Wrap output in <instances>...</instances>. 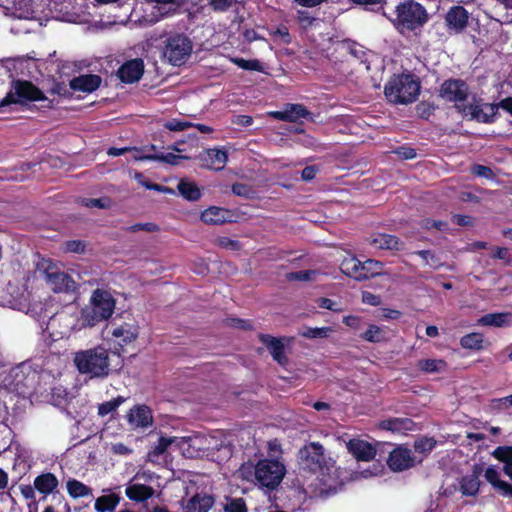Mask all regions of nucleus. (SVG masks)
<instances>
[{"label":"nucleus","instance_id":"1","mask_svg":"<svg viewBox=\"0 0 512 512\" xmlns=\"http://www.w3.org/2000/svg\"><path fill=\"white\" fill-rule=\"evenodd\" d=\"M299 464L303 470L309 472H319L320 481L327 490L336 489L337 469L329 465L325 455L324 448L319 442H311L299 450Z\"/></svg>","mask_w":512,"mask_h":512},{"label":"nucleus","instance_id":"2","mask_svg":"<svg viewBox=\"0 0 512 512\" xmlns=\"http://www.w3.org/2000/svg\"><path fill=\"white\" fill-rule=\"evenodd\" d=\"M73 363L80 374L90 379L106 378L112 371L109 350L102 346L75 352Z\"/></svg>","mask_w":512,"mask_h":512},{"label":"nucleus","instance_id":"3","mask_svg":"<svg viewBox=\"0 0 512 512\" xmlns=\"http://www.w3.org/2000/svg\"><path fill=\"white\" fill-rule=\"evenodd\" d=\"M238 472L243 478L254 476L261 486L274 489L282 482L286 468L279 459H261L255 466L250 463L243 464Z\"/></svg>","mask_w":512,"mask_h":512},{"label":"nucleus","instance_id":"4","mask_svg":"<svg viewBox=\"0 0 512 512\" xmlns=\"http://www.w3.org/2000/svg\"><path fill=\"white\" fill-rule=\"evenodd\" d=\"M429 20L427 10L420 3L413 0L400 2L395 7L393 26L402 35L421 29Z\"/></svg>","mask_w":512,"mask_h":512},{"label":"nucleus","instance_id":"5","mask_svg":"<svg viewBox=\"0 0 512 512\" xmlns=\"http://www.w3.org/2000/svg\"><path fill=\"white\" fill-rule=\"evenodd\" d=\"M420 83L410 74L394 75L386 83L384 94L394 104H410L416 101Z\"/></svg>","mask_w":512,"mask_h":512},{"label":"nucleus","instance_id":"6","mask_svg":"<svg viewBox=\"0 0 512 512\" xmlns=\"http://www.w3.org/2000/svg\"><path fill=\"white\" fill-rule=\"evenodd\" d=\"M115 301L107 291L97 289L90 299V306L82 311V320L86 326L93 327L111 317Z\"/></svg>","mask_w":512,"mask_h":512},{"label":"nucleus","instance_id":"7","mask_svg":"<svg viewBox=\"0 0 512 512\" xmlns=\"http://www.w3.org/2000/svg\"><path fill=\"white\" fill-rule=\"evenodd\" d=\"M37 271L55 293H70L76 290V282L61 267L50 259H42Z\"/></svg>","mask_w":512,"mask_h":512},{"label":"nucleus","instance_id":"8","mask_svg":"<svg viewBox=\"0 0 512 512\" xmlns=\"http://www.w3.org/2000/svg\"><path fill=\"white\" fill-rule=\"evenodd\" d=\"M45 96L40 89L29 81H13L12 87L7 95L0 102V107L10 104H24L27 101L45 100Z\"/></svg>","mask_w":512,"mask_h":512},{"label":"nucleus","instance_id":"9","mask_svg":"<svg viewBox=\"0 0 512 512\" xmlns=\"http://www.w3.org/2000/svg\"><path fill=\"white\" fill-rule=\"evenodd\" d=\"M459 113L470 120L493 123L498 113V105L484 103L482 99L472 96L465 106H459Z\"/></svg>","mask_w":512,"mask_h":512},{"label":"nucleus","instance_id":"10","mask_svg":"<svg viewBox=\"0 0 512 512\" xmlns=\"http://www.w3.org/2000/svg\"><path fill=\"white\" fill-rule=\"evenodd\" d=\"M192 43L184 35H175L167 40L164 57L173 65H181L190 56Z\"/></svg>","mask_w":512,"mask_h":512},{"label":"nucleus","instance_id":"11","mask_svg":"<svg viewBox=\"0 0 512 512\" xmlns=\"http://www.w3.org/2000/svg\"><path fill=\"white\" fill-rule=\"evenodd\" d=\"M440 96L446 101L453 102L459 111V106H465L469 101V89L463 80L449 79L441 85Z\"/></svg>","mask_w":512,"mask_h":512},{"label":"nucleus","instance_id":"12","mask_svg":"<svg viewBox=\"0 0 512 512\" xmlns=\"http://www.w3.org/2000/svg\"><path fill=\"white\" fill-rule=\"evenodd\" d=\"M212 438L205 435H193L189 437H179V450L183 455L189 458L200 456L210 449Z\"/></svg>","mask_w":512,"mask_h":512},{"label":"nucleus","instance_id":"13","mask_svg":"<svg viewBox=\"0 0 512 512\" xmlns=\"http://www.w3.org/2000/svg\"><path fill=\"white\" fill-rule=\"evenodd\" d=\"M422 460H417L411 449L398 446L389 454L387 464L392 471L401 472L414 467Z\"/></svg>","mask_w":512,"mask_h":512},{"label":"nucleus","instance_id":"14","mask_svg":"<svg viewBox=\"0 0 512 512\" xmlns=\"http://www.w3.org/2000/svg\"><path fill=\"white\" fill-rule=\"evenodd\" d=\"M468 19L469 13L462 6L451 7L445 16L448 29L455 33H460L466 28Z\"/></svg>","mask_w":512,"mask_h":512},{"label":"nucleus","instance_id":"15","mask_svg":"<svg viewBox=\"0 0 512 512\" xmlns=\"http://www.w3.org/2000/svg\"><path fill=\"white\" fill-rule=\"evenodd\" d=\"M368 242L373 247L381 250L401 251L404 249V242L391 234H373L368 238Z\"/></svg>","mask_w":512,"mask_h":512},{"label":"nucleus","instance_id":"16","mask_svg":"<svg viewBox=\"0 0 512 512\" xmlns=\"http://www.w3.org/2000/svg\"><path fill=\"white\" fill-rule=\"evenodd\" d=\"M347 449L359 461H371L376 455L375 446L361 439L350 440Z\"/></svg>","mask_w":512,"mask_h":512},{"label":"nucleus","instance_id":"17","mask_svg":"<svg viewBox=\"0 0 512 512\" xmlns=\"http://www.w3.org/2000/svg\"><path fill=\"white\" fill-rule=\"evenodd\" d=\"M144 72V64L141 59H133L124 63L118 70V76L122 82L134 83L138 81Z\"/></svg>","mask_w":512,"mask_h":512},{"label":"nucleus","instance_id":"18","mask_svg":"<svg viewBox=\"0 0 512 512\" xmlns=\"http://www.w3.org/2000/svg\"><path fill=\"white\" fill-rule=\"evenodd\" d=\"M267 114L277 120L295 122L300 118H305L309 112L301 104H287L283 110L270 111Z\"/></svg>","mask_w":512,"mask_h":512},{"label":"nucleus","instance_id":"19","mask_svg":"<svg viewBox=\"0 0 512 512\" xmlns=\"http://www.w3.org/2000/svg\"><path fill=\"white\" fill-rule=\"evenodd\" d=\"M259 340L268 348L273 359L280 365L287 363V357L284 351V343L282 339L273 337L268 334H260Z\"/></svg>","mask_w":512,"mask_h":512},{"label":"nucleus","instance_id":"20","mask_svg":"<svg viewBox=\"0 0 512 512\" xmlns=\"http://www.w3.org/2000/svg\"><path fill=\"white\" fill-rule=\"evenodd\" d=\"M200 160L207 168L222 170L228 160L227 153L220 149H207L200 154Z\"/></svg>","mask_w":512,"mask_h":512},{"label":"nucleus","instance_id":"21","mask_svg":"<svg viewBox=\"0 0 512 512\" xmlns=\"http://www.w3.org/2000/svg\"><path fill=\"white\" fill-rule=\"evenodd\" d=\"M482 473V468L478 465L473 467L470 475H466L460 480V491L465 496H475L480 487L479 477Z\"/></svg>","mask_w":512,"mask_h":512},{"label":"nucleus","instance_id":"22","mask_svg":"<svg viewBox=\"0 0 512 512\" xmlns=\"http://www.w3.org/2000/svg\"><path fill=\"white\" fill-rule=\"evenodd\" d=\"M101 84V77L94 74L80 75L70 81V87L86 93L95 91Z\"/></svg>","mask_w":512,"mask_h":512},{"label":"nucleus","instance_id":"23","mask_svg":"<svg viewBox=\"0 0 512 512\" xmlns=\"http://www.w3.org/2000/svg\"><path fill=\"white\" fill-rule=\"evenodd\" d=\"M231 216L229 210L212 206L202 212L201 220L206 224L220 225L230 221Z\"/></svg>","mask_w":512,"mask_h":512},{"label":"nucleus","instance_id":"24","mask_svg":"<svg viewBox=\"0 0 512 512\" xmlns=\"http://www.w3.org/2000/svg\"><path fill=\"white\" fill-rule=\"evenodd\" d=\"M58 484V479L52 473H43L34 479L35 489L44 494V498L54 492Z\"/></svg>","mask_w":512,"mask_h":512},{"label":"nucleus","instance_id":"25","mask_svg":"<svg viewBox=\"0 0 512 512\" xmlns=\"http://www.w3.org/2000/svg\"><path fill=\"white\" fill-rule=\"evenodd\" d=\"M478 323L482 326L508 327L512 325V313H490L482 316Z\"/></svg>","mask_w":512,"mask_h":512},{"label":"nucleus","instance_id":"26","mask_svg":"<svg viewBox=\"0 0 512 512\" xmlns=\"http://www.w3.org/2000/svg\"><path fill=\"white\" fill-rule=\"evenodd\" d=\"M154 489L144 484H130L125 490L126 496L133 501L143 502L154 495Z\"/></svg>","mask_w":512,"mask_h":512},{"label":"nucleus","instance_id":"27","mask_svg":"<svg viewBox=\"0 0 512 512\" xmlns=\"http://www.w3.org/2000/svg\"><path fill=\"white\" fill-rule=\"evenodd\" d=\"M129 422L136 427H148L152 424V414L147 406L131 409L128 415Z\"/></svg>","mask_w":512,"mask_h":512},{"label":"nucleus","instance_id":"28","mask_svg":"<svg viewBox=\"0 0 512 512\" xmlns=\"http://www.w3.org/2000/svg\"><path fill=\"white\" fill-rule=\"evenodd\" d=\"M176 447L179 449V437H160L158 442L153 446L152 450L148 453V458L155 461L160 455L166 452L169 447Z\"/></svg>","mask_w":512,"mask_h":512},{"label":"nucleus","instance_id":"29","mask_svg":"<svg viewBox=\"0 0 512 512\" xmlns=\"http://www.w3.org/2000/svg\"><path fill=\"white\" fill-rule=\"evenodd\" d=\"M414 423L408 418H392L384 420L381 423L383 429L392 431L394 433H405L413 429Z\"/></svg>","mask_w":512,"mask_h":512},{"label":"nucleus","instance_id":"30","mask_svg":"<svg viewBox=\"0 0 512 512\" xmlns=\"http://www.w3.org/2000/svg\"><path fill=\"white\" fill-rule=\"evenodd\" d=\"M361 263L362 262L359 261L355 256L348 255L341 261L340 269L345 275H347L357 281H360Z\"/></svg>","mask_w":512,"mask_h":512},{"label":"nucleus","instance_id":"31","mask_svg":"<svg viewBox=\"0 0 512 512\" xmlns=\"http://www.w3.org/2000/svg\"><path fill=\"white\" fill-rule=\"evenodd\" d=\"M212 505V497L196 495L188 501L185 509L186 512H208Z\"/></svg>","mask_w":512,"mask_h":512},{"label":"nucleus","instance_id":"32","mask_svg":"<svg viewBox=\"0 0 512 512\" xmlns=\"http://www.w3.org/2000/svg\"><path fill=\"white\" fill-rule=\"evenodd\" d=\"M383 269V263L374 260V259H368L361 263V277L360 281L367 280L372 277H376L378 275L382 274Z\"/></svg>","mask_w":512,"mask_h":512},{"label":"nucleus","instance_id":"33","mask_svg":"<svg viewBox=\"0 0 512 512\" xmlns=\"http://www.w3.org/2000/svg\"><path fill=\"white\" fill-rule=\"evenodd\" d=\"M342 48L360 63L368 62V51L362 45L351 40H345L342 43Z\"/></svg>","mask_w":512,"mask_h":512},{"label":"nucleus","instance_id":"34","mask_svg":"<svg viewBox=\"0 0 512 512\" xmlns=\"http://www.w3.org/2000/svg\"><path fill=\"white\" fill-rule=\"evenodd\" d=\"M177 189L179 193L189 201H196L201 196L198 186L187 180H181L177 185Z\"/></svg>","mask_w":512,"mask_h":512},{"label":"nucleus","instance_id":"35","mask_svg":"<svg viewBox=\"0 0 512 512\" xmlns=\"http://www.w3.org/2000/svg\"><path fill=\"white\" fill-rule=\"evenodd\" d=\"M67 491L72 498L92 496V489L76 479L67 481Z\"/></svg>","mask_w":512,"mask_h":512},{"label":"nucleus","instance_id":"36","mask_svg":"<svg viewBox=\"0 0 512 512\" xmlns=\"http://www.w3.org/2000/svg\"><path fill=\"white\" fill-rule=\"evenodd\" d=\"M148 2L155 3V8L158 10L161 16H169L174 13L182 6V2L179 0H147Z\"/></svg>","mask_w":512,"mask_h":512},{"label":"nucleus","instance_id":"37","mask_svg":"<svg viewBox=\"0 0 512 512\" xmlns=\"http://www.w3.org/2000/svg\"><path fill=\"white\" fill-rule=\"evenodd\" d=\"M120 497L116 494H110L98 497L95 501V510L97 512L113 511L119 504Z\"/></svg>","mask_w":512,"mask_h":512},{"label":"nucleus","instance_id":"38","mask_svg":"<svg viewBox=\"0 0 512 512\" xmlns=\"http://www.w3.org/2000/svg\"><path fill=\"white\" fill-rule=\"evenodd\" d=\"M419 370L427 373L441 372L446 368V363L441 359H421L417 362Z\"/></svg>","mask_w":512,"mask_h":512},{"label":"nucleus","instance_id":"39","mask_svg":"<svg viewBox=\"0 0 512 512\" xmlns=\"http://www.w3.org/2000/svg\"><path fill=\"white\" fill-rule=\"evenodd\" d=\"M414 254L421 257L424 264L433 270H438L444 265L440 257L432 250H418Z\"/></svg>","mask_w":512,"mask_h":512},{"label":"nucleus","instance_id":"40","mask_svg":"<svg viewBox=\"0 0 512 512\" xmlns=\"http://www.w3.org/2000/svg\"><path fill=\"white\" fill-rule=\"evenodd\" d=\"M141 159L165 162L170 165H179L181 160L189 159V157L182 156V155H175L173 153H158V154L143 156V157H141Z\"/></svg>","mask_w":512,"mask_h":512},{"label":"nucleus","instance_id":"41","mask_svg":"<svg viewBox=\"0 0 512 512\" xmlns=\"http://www.w3.org/2000/svg\"><path fill=\"white\" fill-rule=\"evenodd\" d=\"M483 335L480 333H470L460 339V344L465 349L480 350L483 347Z\"/></svg>","mask_w":512,"mask_h":512},{"label":"nucleus","instance_id":"42","mask_svg":"<svg viewBox=\"0 0 512 512\" xmlns=\"http://www.w3.org/2000/svg\"><path fill=\"white\" fill-rule=\"evenodd\" d=\"M332 332V328L330 327H321V328H305L303 331L300 332V335L309 338H326L330 335Z\"/></svg>","mask_w":512,"mask_h":512},{"label":"nucleus","instance_id":"43","mask_svg":"<svg viewBox=\"0 0 512 512\" xmlns=\"http://www.w3.org/2000/svg\"><path fill=\"white\" fill-rule=\"evenodd\" d=\"M436 445L433 438L423 437L415 441L414 449L416 452L426 455L430 453Z\"/></svg>","mask_w":512,"mask_h":512},{"label":"nucleus","instance_id":"44","mask_svg":"<svg viewBox=\"0 0 512 512\" xmlns=\"http://www.w3.org/2000/svg\"><path fill=\"white\" fill-rule=\"evenodd\" d=\"M123 401H124V398L119 396L111 401H107V402L100 404L99 408H98L99 415L106 416L109 413L115 411L120 406V404L123 403Z\"/></svg>","mask_w":512,"mask_h":512},{"label":"nucleus","instance_id":"45","mask_svg":"<svg viewBox=\"0 0 512 512\" xmlns=\"http://www.w3.org/2000/svg\"><path fill=\"white\" fill-rule=\"evenodd\" d=\"M361 337L369 342H380L384 338V334L378 326L370 325Z\"/></svg>","mask_w":512,"mask_h":512},{"label":"nucleus","instance_id":"46","mask_svg":"<svg viewBox=\"0 0 512 512\" xmlns=\"http://www.w3.org/2000/svg\"><path fill=\"white\" fill-rule=\"evenodd\" d=\"M193 126L192 122L171 119L164 123V127L170 131H183Z\"/></svg>","mask_w":512,"mask_h":512},{"label":"nucleus","instance_id":"47","mask_svg":"<svg viewBox=\"0 0 512 512\" xmlns=\"http://www.w3.org/2000/svg\"><path fill=\"white\" fill-rule=\"evenodd\" d=\"M493 456L504 462L505 464L506 463H509L512 461V447L510 446H500V447H497L494 451H493Z\"/></svg>","mask_w":512,"mask_h":512},{"label":"nucleus","instance_id":"48","mask_svg":"<svg viewBox=\"0 0 512 512\" xmlns=\"http://www.w3.org/2000/svg\"><path fill=\"white\" fill-rule=\"evenodd\" d=\"M20 492L26 500H31L28 507L31 509H37V503L35 501V487L31 485H21Z\"/></svg>","mask_w":512,"mask_h":512},{"label":"nucleus","instance_id":"49","mask_svg":"<svg viewBox=\"0 0 512 512\" xmlns=\"http://www.w3.org/2000/svg\"><path fill=\"white\" fill-rule=\"evenodd\" d=\"M236 65L245 70L261 71L262 67L258 60H245L237 58L233 60Z\"/></svg>","mask_w":512,"mask_h":512},{"label":"nucleus","instance_id":"50","mask_svg":"<svg viewBox=\"0 0 512 512\" xmlns=\"http://www.w3.org/2000/svg\"><path fill=\"white\" fill-rule=\"evenodd\" d=\"M225 512H246V505L243 499L237 498L230 500L224 508Z\"/></svg>","mask_w":512,"mask_h":512},{"label":"nucleus","instance_id":"51","mask_svg":"<svg viewBox=\"0 0 512 512\" xmlns=\"http://www.w3.org/2000/svg\"><path fill=\"white\" fill-rule=\"evenodd\" d=\"M268 459H278L282 454V449L277 439H272L267 443Z\"/></svg>","mask_w":512,"mask_h":512},{"label":"nucleus","instance_id":"52","mask_svg":"<svg viewBox=\"0 0 512 512\" xmlns=\"http://www.w3.org/2000/svg\"><path fill=\"white\" fill-rule=\"evenodd\" d=\"M140 230H144L147 232H156L159 230L158 226L154 223L148 222V223H137L132 226H129L126 228V231L128 232H138Z\"/></svg>","mask_w":512,"mask_h":512},{"label":"nucleus","instance_id":"53","mask_svg":"<svg viewBox=\"0 0 512 512\" xmlns=\"http://www.w3.org/2000/svg\"><path fill=\"white\" fill-rule=\"evenodd\" d=\"M471 171L478 177H484L486 179H492L494 177L492 169L488 166L476 164L472 167Z\"/></svg>","mask_w":512,"mask_h":512},{"label":"nucleus","instance_id":"54","mask_svg":"<svg viewBox=\"0 0 512 512\" xmlns=\"http://www.w3.org/2000/svg\"><path fill=\"white\" fill-rule=\"evenodd\" d=\"M83 204L90 208L106 209L110 206V200L108 198L100 199H85Z\"/></svg>","mask_w":512,"mask_h":512},{"label":"nucleus","instance_id":"55","mask_svg":"<svg viewBox=\"0 0 512 512\" xmlns=\"http://www.w3.org/2000/svg\"><path fill=\"white\" fill-rule=\"evenodd\" d=\"M232 192L241 197H250L253 193L250 186L243 184V183H235L232 185Z\"/></svg>","mask_w":512,"mask_h":512},{"label":"nucleus","instance_id":"56","mask_svg":"<svg viewBox=\"0 0 512 512\" xmlns=\"http://www.w3.org/2000/svg\"><path fill=\"white\" fill-rule=\"evenodd\" d=\"M236 0H209L214 11L223 12L229 9Z\"/></svg>","mask_w":512,"mask_h":512},{"label":"nucleus","instance_id":"57","mask_svg":"<svg viewBox=\"0 0 512 512\" xmlns=\"http://www.w3.org/2000/svg\"><path fill=\"white\" fill-rule=\"evenodd\" d=\"M421 226L424 229L430 230L435 228L439 231H445L447 229V223L443 221H437L432 219H425L422 221Z\"/></svg>","mask_w":512,"mask_h":512},{"label":"nucleus","instance_id":"58","mask_svg":"<svg viewBox=\"0 0 512 512\" xmlns=\"http://www.w3.org/2000/svg\"><path fill=\"white\" fill-rule=\"evenodd\" d=\"M492 407L497 410H507L512 407V395L492 400Z\"/></svg>","mask_w":512,"mask_h":512},{"label":"nucleus","instance_id":"59","mask_svg":"<svg viewBox=\"0 0 512 512\" xmlns=\"http://www.w3.org/2000/svg\"><path fill=\"white\" fill-rule=\"evenodd\" d=\"M485 478L486 480L494 487L496 488L498 486V483H500L502 480L499 479V473L498 471L493 467H488L485 471Z\"/></svg>","mask_w":512,"mask_h":512},{"label":"nucleus","instance_id":"60","mask_svg":"<svg viewBox=\"0 0 512 512\" xmlns=\"http://www.w3.org/2000/svg\"><path fill=\"white\" fill-rule=\"evenodd\" d=\"M312 275H315V271H298L292 272L288 274L289 280H299V281H307L312 278Z\"/></svg>","mask_w":512,"mask_h":512},{"label":"nucleus","instance_id":"61","mask_svg":"<svg viewBox=\"0 0 512 512\" xmlns=\"http://www.w3.org/2000/svg\"><path fill=\"white\" fill-rule=\"evenodd\" d=\"M298 21L304 28L311 27L314 22L316 21V18L309 15L306 11H299L298 12Z\"/></svg>","mask_w":512,"mask_h":512},{"label":"nucleus","instance_id":"62","mask_svg":"<svg viewBox=\"0 0 512 512\" xmlns=\"http://www.w3.org/2000/svg\"><path fill=\"white\" fill-rule=\"evenodd\" d=\"M317 303H318L319 307H321V308H325V309L335 311V312L341 311V309L338 307L337 303L332 301L329 298H319L317 300Z\"/></svg>","mask_w":512,"mask_h":512},{"label":"nucleus","instance_id":"63","mask_svg":"<svg viewBox=\"0 0 512 512\" xmlns=\"http://www.w3.org/2000/svg\"><path fill=\"white\" fill-rule=\"evenodd\" d=\"M495 489L502 496L512 499V485L511 484H509L505 481H501L500 483H498V486Z\"/></svg>","mask_w":512,"mask_h":512},{"label":"nucleus","instance_id":"64","mask_svg":"<svg viewBox=\"0 0 512 512\" xmlns=\"http://www.w3.org/2000/svg\"><path fill=\"white\" fill-rule=\"evenodd\" d=\"M494 258L504 260L507 264L511 262L509 250L505 247H497L495 248V252L493 254Z\"/></svg>","mask_w":512,"mask_h":512}]
</instances>
